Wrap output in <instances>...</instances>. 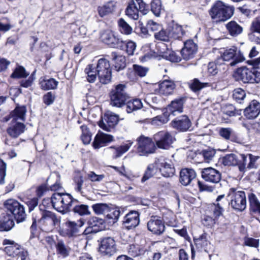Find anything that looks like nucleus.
Masks as SVG:
<instances>
[{
	"instance_id": "nucleus-10",
	"label": "nucleus",
	"mask_w": 260,
	"mask_h": 260,
	"mask_svg": "<svg viewBox=\"0 0 260 260\" xmlns=\"http://www.w3.org/2000/svg\"><path fill=\"white\" fill-rule=\"evenodd\" d=\"M5 208L12 213L17 222L23 221L26 217L24 208L17 201L13 199L7 200L4 204Z\"/></svg>"
},
{
	"instance_id": "nucleus-30",
	"label": "nucleus",
	"mask_w": 260,
	"mask_h": 260,
	"mask_svg": "<svg viewBox=\"0 0 260 260\" xmlns=\"http://www.w3.org/2000/svg\"><path fill=\"white\" fill-rule=\"evenodd\" d=\"M157 85V84H156ZM158 88L156 90L162 95H168L173 93L176 87L174 81L171 80H165L157 84Z\"/></svg>"
},
{
	"instance_id": "nucleus-19",
	"label": "nucleus",
	"mask_w": 260,
	"mask_h": 260,
	"mask_svg": "<svg viewBox=\"0 0 260 260\" xmlns=\"http://www.w3.org/2000/svg\"><path fill=\"white\" fill-rule=\"evenodd\" d=\"M133 144V141L128 140L120 146H110L106 149V151L112 154V157L113 159H116L121 157L124 153L126 152Z\"/></svg>"
},
{
	"instance_id": "nucleus-46",
	"label": "nucleus",
	"mask_w": 260,
	"mask_h": 260,
	"mask_svg": "<svg viewBox=\"0 0 260 260\" xmlns=\"http://www.w3.org/2000/svg\"><path fill=\"white\" fill-rule=\"evenodd\" d=\"M157 171L156 164L155 163L150 164L148 166L146 170L141 179L142 183L151 178Z\"/></svg>"
},
{
	"instance_id": "nucleus-29",
	"label": "nucleus",
	"mask_w": 260,
	"mask_h": 260,
	"mask_svg": "<svg viewBox=\"0 0 260 260\" xmlns=\"http://www.w3.org/2000/svg\"><path fill=\"white\" fill-rule=\"evenodd\" d=\"M26 108L25 106L17 107L12 111L8 117H6V121L11 120L14 122H23L25 120Z\"/></svg>"
},
{
	"instance_id": "nucleus-39",
	"label": "nucleus",
	"mask_w": 260,
	"mask_h": 260,
	"mask_svg": "<svg viewBox=\"0 0 260 260\" xmlns=\"http://www.w3.org/2000/svg\"><path fill=\"white\" fill-rule=\"evenodd\" d=\"M56 253L59 256L67 257L70 254L71 248L67 246L62 241H59L56 245Z\"/></svg>"
},
{
	"instance_id": "nucleus-36",
	"label": "nucleus",
	"mask_w": 260,
	"mask_h": 260,
	"mask_svg": "<svg viewBox=\"0 0 260 260\" xmlns=\"http://www.w3.org/2000/svg\"><path fill=\"white\" fill-rule=\"evenodd\" d=\"M229 34L232 37H237L243 32V27L235 21H231L226 24Z\"/></svg>"
},
{
	"instance_id": "nucleus-44",
	"label": "nucleus",
	"mask_w": 260,
	"mask_h": 260,
	"mask_svg": "<svg viewBox=\"0 0 260 260\" xmlns=\"http://www.w3.org/2000/svg\"><path fill=\"white\" fill-rule=\"evenodd\" d=\"M62 208L63 212L68 211L72 206L74 202L76 201L68 193H62Z\"/></svg>"
},
{
	"instance_id": "nucleus-41",
	"label": "nucleus",
	"mask_w": 260,
	"mask_h": 260,
	"mask_svg": "<svg viewBox=\"0 0 260 260\" xmlns=\"http://www.w3.org/2000/svg\"><path fill=\"white\" fill-rule=\"evenodd\" d=\"M224 198V194H221L217 198L216 203L214 204L213 215L215 218L219 217L222 214L223 211V206L224 205L222 201Z\"/></svg>"
},
{
	"instance_id": "nucleus-23",
	"label": "nucleus",
	"mask_w": 260,
	"mask_h": 260,
	"mask_svg": "<svg viewBox=\"0 0 260 260\" xmlns=\"http://www.w3.org/2000/svg\"><path fill=\"white\" fill-rule=\"evenodd\" d=\"M197 50V45L192 40H188L184 43V47L182 49L181 53L184 59L189 60L194 57Z\"/></svg>"
},
{
	"instance_id": "nucleus-54",
	"label": "nucleus",
	"mask_w": 260,
	"mask_h": 260,
	"mask_svg": "<svg viewBox=\"0 0 260 260\" xmlns=\"http://www.w3.org/2000/svg\"><path fill=\"white\" fill-rule=\"evenodd\" d=\"M250 30L251 33L249 34L248 36L251 40H252V37L254 36L253 32L260 34V18H256L252 21L250 25Z\"/></svg>"
},
{
	"instance_id": "nucleus-38",
	"label": "nucleus",
	"mask_w": 260,
	"mask_h": 260,
	"mask_svg": "<svg viewBox=\"0 0 260 260\" xmlns=\"http://www.w3.org/2000/svg\"><path fill=\"white\" fill-rule=\"evenodd\" d=\"M113 60L114 61V67L118 71L123 70L126 66V59L124 56L117 54L115 52L112 53Z\"/></svg>"
},
{
	"instance_id": "nucleus-37",
	"label": "nucleus",
	"mask_w": 260,
	"mask_h": 260,
	"mask_svg": "<svg viewBox=\"0 0 260 260\" xmlns=\"http://www.w3.org/2000/svg\"><path fill=\"white\" fill-rule=\"evenodd\" d=\"M115 8V3L110 1L103 6H99L97 11L101 17H103L114 11Z\"/></svg>"
},
{
	"instance_id": "nucleus-43",
	"label": "nucleus",
	"mask_w": 260,
	"mask_h": 260,
	"mask_svg": "<svg viewBox=\"0 0 260 260\" xmlns=\"http://www.w3.org/2000/svg\"><path fill=\"white\" fill-rule=\"evenodd\" d=\"M142 106V103L140 100L135 99L126 103V111L127 113H130L134 111L140 109Z\"/></svg>"
},
{
	"instance_id": "nucleus-25",
	"label": "nucleus",
	"mask_w": 260,
	"mask_h": 260,
	"mask_svg": "<svg viewBox=\"0 0 260 260\" xmlns=\"http://www.w3.org/2000/svg\"><path fill=\"white\" fill-rule=\"evenodd\" d=\"M202 176L205 181L214 183L219 182L221 179L220 173L211 167L203 169Z\"/></svg>"
},
{
	"instance_id": "nucleus-63",
	"label": "nucleus",
	"mask_w": 260,
	"mask_h": 260,
	"mask_svg": "<svg viewBox=\"0 0 260 260\" xmlns=\"http://www.w3.org/2000/svg\"><path fill=\"white\" fill-rule=\"evenodd\" d=\"M55 99V94L52 92H48L43 96L44 103L46 105H50L54 102Z\"/></svg>"
},
{
	"instance_id": "nucleus-45",
	"label": "nucleus",
	"mask_w": 260,
	"mask_h": 260,
	"mask_svg": "<svg viewBox=\"0 0 260 260\" xmlns=\"http://www.w3.org/2000/svg\"><path fill=\"white\" fill-rule=\"evenodd\" d=\"M117 23L119 30L121 34L128 35L132 32V27L123 18H120Z\"/></svg>"
},
{
	"instance_id": "nucleus-62",
	"label": "nucleus",
	"mask_w": 260,
	"mask_h": 260,
	"mask_svg": "<svg viewBox=\"0 0 260 260\" xmlns=\"http://www.w3.org/2000/svg\"><path fill=\"white\" fill-rule=\"evenodd\" d=\"M84 180L83 177L81 175L77 176L74 178L75 189L76 191L82 193V186L83 185Z\"/></svg>"
},
{
	"instance_id": "nucleus-12",
	"label": "nucleus",
	"mask_w": 260,
	"mask_h": 260,
	"mask_svg": "<svg viewBox=\"0 0 260 260\" xmlns=\"http://www.w3.org/2000/svg\"><path fill=\"white\" fill-rule=\"evenodd\" d=\"M100 38L104 43L110 47L121 49L123 47L124 42L110 29L102 30L101 32Z\"/></svg>"
},
{
	"instance_id": "nucleus-32",
	"label": "nucleus",
	"mask_w": 260,
	"mask_h": 260,
	"mask_svg": "<svg viewBox=\"0 0 260 260\" xmlns=\"http://www.w3.org/2000/svg\"><path fill=\"white\" fill-rule=\"evenodd\" d=\"M196 249L199 251H205L208 252L211 249V243L208 240L206 234L201 235L198 238L194 239Z\"/></svg>"
},
{
	"instance_id": "nucleus-15",
	"label": "nucleus",
	"mask_w": 260,
	"mask_h": 260,
	"mask_svg": "<svg viewBox=\"0 0 260 260\" xmlns=\"http://www.w3.org/2000/svg\"><path fill=\"white\" fill-rule=\"evenodd\" d=\"M99 251L105 256H111L117 251L116 242L111 237L104 238L101 242Z\"/></svg>"
},
{
	"instance_id": "nucleus-33",
	"label": "nucleus",
	"mask_w": 260,
	"mask_h": 260,
	"mask_svg": "<svg viewBox=\"0 0 260 260\" xmlns=\"http://www.w3.org/2000/svg\"><path fill=\"white\" fill-rule=\"evenodd\" d=\"M58 82L55 79L52 78H47L43 76L39 79L40 88L44 90L55 89L58 86Z\"/></svg>"
},
{
	"instance_id": "nucleus-40",
	"label": "nucleus",
	"mask_w": 260,
	"mask_h": 260,
	"mask_svg": "<svg viewBox=\"0 0 260 260\" xmlns=\"http://www.w3.org/2000/svg\"><path fill=\"white\" fill-rule=\"evenodd\" d=\"M62 193H54L51 197V202L53 207L57 211L63 212L62 208Z\"/></svg>"
},
{
	"instance_id": "nucleus-35",
	"label": "nucleus",
	"mask_w": 260,
	"mask_h": 260,
	"mask_svg": "<svg viewBox=\"0 0 260 260\" xmlns=\"http://www.w3.org/2000/svg\"><path fill=\"white\" fill-rule=\"evenodd\" d=\"M4 244L9 245L5 248V252L7 254L11 256H15L20 253V246L14 244L13 241L9 240H5Z\"/></svg>"
},
{
	"instance_id": "nucleus-2",
	"label": "nucleus",
	"mask_w": 260,
	"mask_h": 260,
	"mask_svg": "<svg viewBox=\"0 0 260 260\" xmlns=\"http://www.w3.org/2000/svg\"><path fill=\"white\" fill-rule=\"evenodd\" d=\"M234 76L237 80L245 83L260 82V72L255 68L249 69L246 67L239 68L234 72Z\"/></svg>"
},
{
	"instance_id": "nucleus-58",
	"label": "nucleus",
	"mask_w": 260,
	"mask_h": 260,
	"mask_svg": "<svg viewBox=\"0 0 260 260\" xmlns=\"http://www.w3.org/2000/svg\"><path fill=\"white\" fill-rule=\"evenodd\" d=\"M245 96L246 92L242 88H237L233 91V99L239 103H241V101H243Z\"/></svg>"
},
{
	"instance_id": "nucleus-53",
	"label": "nucleus",
	"mask_w": 260,
	"mask_h": 260,
	"mask_svg": "<svg viewBox=\"0 0 260 260\" xmlns=\"http://www.w3.org/2000/svg\"><path fill=\"white\" fill-rule=\"evenodd\" d=\"M29 75V73L27 72L22 66H18L16 68L13 73L11 75L13 78H25Z\"/></svg>"
},
{
	"instance_id": "nucleus-59",
	"label": "nucleus",
	"mask_w": 260,
	"mask_h": 260,
	"mask_svg": "<svg viewBox=\"0 0 260 260\" xmlns=\"http://www.w3.org/2000/svg\"><path fill=\"white\" fill-rule=\"evenodd\" d=\"M233 134V131L230 127H222L219 130V135L225 140H229Z\"/></svg>"
},
{
	"instance_id": "nucleus-61",
	"label": "nucleus",
	"mask_w": 260,
	"mask_h": 260,
	"mask_svg": "<svg viewBox=\"0 0 260 260\" xmlns=\"http://www.w3.org/2000/svg\"><path fill=\"white\" fill-rule=\"evenodd\" d=\"M88 178L93 182H101L102 181L105 177V175L101 174L98 175L96 174L94 172L90 171L88 172L87 174Z\"/></svg>"
},
{
	"instance_id": "nucleus-21",
	"label": "nucleus",
	"mask_w": 260,
	"mask_h": 260,
	"mask_svg": "<svg viewBox=\"0 0 260 260\" xmlns=\"http://www.w3.org/2000/svg\"><path fill=\"white\" fill-rule=\"evenodd\" d=\"M123 225L127 230L137 226L140 222L139 214L136 211H132L126 214L122 221Z\"/></svg>"
},
{
	"instance_id": "nucleus-17",
	"label": "nucleus",
	"mask_w": 260,
	"mask_h": 260,
	"mask_svg": "<svg viewBox=\"0 0 260 260\" xmlns=\"http://www.w3.org/2000/svg\"><path fill=\"white\" fill-rule=\"evenodd\" d=\"M84 223L81 219L78 220L77 222L68 220L64 223L62 229L60 230V234L64 237L74 236L77 233L79 228L81 227Z\"/></svg>"
},
{
	"instance_id": "nucleus-28",
	"label": "nucleus",
	"mask_w": 260,
	"mask_h": 260,
	"mask_svg": "<svg viewBox=\"0 0 260 260\" xmlns=\"http://www.w3.org/2000/svg\"><path fill=\"white\" fill-rule=\"evenodd\" d=\"M260 113V103L256 100L250 102L248 106L244 109V115L249 119L256 118Z\"/></svg>"
},
{
	"instance_id": "nucleus-7",
	"label": "nucleus",
	"mask_w": 260,
	"mask_h": 260,
	"mask_svg": "<svg viewBox=\"0 0 260 260\" xmlns=\"http://www.w3.org/2000/svg\"><path fill=\"white\" fill-rule=\"evenodd\" d=\"M95 68L100 82L104 84L109 83L112 78L111 68L109 60L104 58L99 59Z\"/></svg>"
},
{
	"instance_id": "nucleus-14",
	"label": "nucleus",
	"mask_w": 260,
	"mask_h": 260,
	"mask_svg": "<svg viewBox=\"0 0 260 260\" xmlns=\"http://www.w3.org/2000/svg\"><path fill=\"white\" fill-rule=\"evenodd\" d=\"M157 146L160 149H169L176 140L173 135L167 131H160L154 136Z\"/></svg>"
},
{
	"instance_id": "nucleus-3",
	"label": "nucleus",
	"mask_w": 260,
	"mask_h": 260,
	"mask_svg": "<svg viewBox=\"0 0 260 260\" xmlns=\"http://www.w3.org/2000/svg\"><path fill=\"white\" fill-rule=\"evenodd\" d=\"M245 58L240 50L235 47L224 50L221 52L220 56L217 58V62L223 63L224 61L230 62L231 66H235L242 62Z\"/></svg>"
},
{
	"instance_id": "nucleus-55",
	"label": "nucleus",
	"mask_w": 260,
	"mask_h": 260,
	"mask_svg": "<svg viewBox=\"0 0 260 260\" xmlns=\"http://www.w3.org/2000/svg\"><path fill=\"white\" fill-rule=\"evenodd\" d=\"M161 9V3L160 0H153L151 2V10L156 16H159Z\"/></svg>"
},
{
	"instance_id": "nucleus-64",
	"label": "nucleus",
	"mask_w": 260,
	"mask_h": 260,
	"mask_svg": "<svg viewBox=\"0 0 260 260\" xmlns=\"http://www.w3.org/2000/svg\"><path fill=\"white\" fill-rule=\"evenodd\" d=\"M202 154L205 160H211L215 154V151L212 149L208 148L202 151Z\"/></svg>"
},
{
	"instance_id": "nucleus-42",
	"label": "nucleus",
	"mask_w": 260,
	"mask_h": 260,
	"mask_svg": "<svg viewBox=\"0 0 260 260\" xmlns=\"http://www.w3.org/2000/svg\"><path fill=\"white\" fill-rule=\"evenodd\" d=\"M250 204V210L251 212L260 214V202L253 193H250L248 196Z\"/></svg>"
},
{
	"instance_id": "nucleus-31",
	"label": "nucleus",
	"mask_w": 260,
	"mask_h": 260,
	"mask_svg": "<svg viewBox=\"0 0 260 260\" xmlns=\"http://www.w3.org/2000/svg\"><path fill=\"white\" fill-rule=\"evenodd\" d=\"M196 177L195 171L191 169L184 168L180 172V182L184 186L190 184Z\"/></svg>"
},
{
	"instance_id": "nucleus-27",
	"label": "nucleus",
	"mask_w": 260,
	"mask_h": 260,
	"mask_svg": "<svg viewBox=\"0 0 260 260\" xmlns=\"http://www.w3.org/2000/svg\"><path fill=\"white\" fill-rule=\"evenodd\" d=\"M113 141V136L99 132L94 138L92 146L94 149H99Z\"/></svg>"
},
{
	"instance_id": "nucleus-4",
	"label": "nucleus",
	"mask_w": 260,
	"mask_h": 260,
	"mask_svg": "<svg viewBox=\"0 0 260 260\" xmlns=\"http://www.w3.org/2000/svg\"><path fill=\"white\" fill-rule=\"evenodd\" d=\"M229 205L234 209L243 211L246 207V195L244 191L231 188L227 196Z\"/></svg>"
},
{
	"instance_id": "nucleus-48",
	"label": "nucleus",
	"mask_w": 260,
	"mask_h": 260,
	"mask_svg": "<svg viewBox=\"0 0 260 260\" xmlns=\"http://www.w3.org/2000/svg\"><path fill=\"white\" fill-rule=\"evenodd\" d=\"M210 86V84L209 83L202 82L197 78L194 79L189 85L190 89L194 92L198 91L203 88Z\"/></svg>"
},
{
	"instance_id": "nucleus-50",
	"label": "nucleus",
	"mask_w": 260,
	"mask_h": 260,
	"mask_svg": "<svg viewBox=\"0 0 260 260\" xmlns=\"http://www.w3.org/2000/svg\"><path fill=\"white\" fill-rule=\"evenodd\" d=\"M104 220L99 218L97 217H92L90 218L88 223L91 228H98L95 229L94 230L101 231L104 228Z\"/></svg>"
},
{
	"instance_id": "nucleus-20",
	"label": "nucleus",
	"mask_w": 260,
	"mask_h": 260,
	"mask_svg": "<svg viewBox=\"0 0 260 260\" xmlns=\"http://www.w3.org/2000/svg\"><path fill=\"white\" fill-rule=\"evenodd\" d=\"M155 164H156V168H159V171L164 177H172L175 174V169L171 160L168 159L158 160L155 162Z\"/></svg>"
},
{
	"instance_id": "nucleus-51",
	"label": "nucleus",
	"mask_w": 260,
	"mask_h": 260,
	"mask_svg": "<svg viewBox=\"0 0 260 260\" xmlns=\"http://www.w3.org/2000/svg\"><path fill=\"white\" fill-rule=\"evenodd\" d=\"M92 208L94 212L98 215L103 214L109 212L110 208L108 205L104 203L93 204Z\"/></svg>"
},
{
	"instance_id": "nucleus-11",
	"label": "nucleus",
	"mask_w": 260,
	"mask_h": 260,
	"mask_svg": "<svg viewBox=\"0 0 260 260\" xmlns=\"http://www.w3.org/2000/svg\"><path fill=\"white\" fill-rule=\"evenodd\" d=\"M58 222L55 214L50 211H44L42 213V217L39 220L40 229L46 232L51 231Z\"/></svg>"
},
{
	"instance_id": "nucleus-5",
	"label": "nucleus",
	"mask_w": 260,
	"mask_h": 260,
	"mask_svg": "<svg viewBox=\"0 0 260 260\" xmlns=\"http://www.w3.org/2000/svg\"><path fill=\"white\" fill-rule=\"evenodd\" d=\"M126 86L123 84L116 85L110 93V105L113 107L121 108L125 104L128 99L126 92Z\"/></svg>"
},
{
	"instance_id": "nucleus-22",
	"label": "nucleus",
	"mask_w": 260,
	"mask_h": 260,
	"mask_svg": "<svg viewBox=\"0 0 260 260\" xmlns=\"http://www.w3.org/2000/svg\"><path fill=\"white\" fill-rule=\"evenodd\" d=\"M26 129L25 125L22 122H14L11 121L7 133L13 139H17L23 134Z\"/></svg>"
},
{
	"instance_id": "nucleus-8",
	"label": "nucleus",
	"mask_w": 260,
	"mask_h": 260,
	"mask_svg": "<svg viewBox=\"0 0 260 260\" xmlns=\"http://www.w3.org/2000/svg\"><path fill=\"white\" fill-rule=\"evenodd\" d=\"M155 146L152 139L141 135L137 139V152L140 156H146L154 152Z\"/></svg>"
},
{
	"instance_id": "nucleus-9",
	"label": "nucleus",
	"mask_w": 260,
	"mask_h": 260,
	"mask_svg": "<svg viewBox=\"0 0 260 260\" xmlns=\"http://www.w3.org/2000/svg\"><path fill=\"white\" fill-rule=\"evenodd\" d=\"M137 6L140 7L143 15H146L149 12V7L143 0H132L129 2L125 10L126 15L132 19L138 20L139 18V13L137 9Z\"/></svg>"
},
{
	"instance_id": "nucleus-49",
	"label": "nucleus",
	"mask_w": 260,
	"mask_h": 260,
	"mask_svg": "<svg viewBox=\"0 0 260 260\" xmlns=\"http://www.w3.org/2000/svg\"><path fill=\"white\" fill-rule=\"evenodd\" d=\"M154 36L155 39L164 42H168L171 39L168 28L164 29L162 27L157 32H154Z\"/></svg>"
},
{
	"instance_id": "nucleus-60",
	"label": "nucleus",
	"mask_w": 260,
	"mask_h": 260,
	"mask_svg": "<svg viewBox=\"0 0 260 260\" xmlns=\"http://www.w3.org/2000/svg\"><path fill=\"white\" fill-rule=\"evenodd\" d=\"M74 212L79 214L80 215H88L90 211L88 210V206L85 205H76L74 208Z\"/></svg>"
},
{
	"instance_id": "nucleus-16",
	"label": "nucleus",
	"mask_w": 260,
	"mask_h": 260,
	"mask_svg": "<svg viewBox=\"0 0 260 260\" xmlns=\"http://www.w3.org/2000/svg\"><path fill=\"white\" fill-rule=\"evenodd\" d=\"M118 119V115L108 112L104 115V118L99 122V125L105 131L111 132L117 124Z\"/></svg>"
},
{
	"instance_id": "nucleus-18",
	"label": "nucleus",
	"mask_w": 260,
	"mask_h": 260,
	"mask_svg": "<svg viewBox=\"0 0 260 260\" xmlns=\"http://www.w3.org/2000/svg\"><path fill=\"white\" fill-rule=\"evenodd\" d=\"M158 54L160 56L173 62H178L181 60L180 57L173 51L169 49L164 43L157 45Z\"/></svg>"
},
{
	"instance_id": "nucleus-26",
	"label": "nucleus",
	"mask_w": 260,
	"mask_h": 260,
	"mask_svg": "<svg viewBox=\"0 0 260 260\" xmlns=\"http://www.w3.org/2000/svg\"><path fill=\"white\" fill-rule=\"evenodd\" d=\"M172 126L181 132L187 131L191 126V122L186 115L176 118L171 122Z\"/></svg>"
},
{
	"instance_id": "nucleus-13",
	"label": "nucleus",
	"mask_w": 260,
	"mask_h": 260,
	"mask_svg": "<svg viewBox=\"0 0 260 260\" xmlns=\"http://www.w3.org/2000/svg\"><path fill=\"white\" fill-rule=\"evenodd\" d=\"M247 156L244 154L236 155L231 153L222 158V163L224 166H239V170L244 172L246 168Z\"/></svg>"
},
{
	"instance_id": "nucleus-57",
	"label": "nucleus",
	"mask_w": 260,
	"mask_h": 260,
	"mask_svg": "<svg viewBox=\"0 0 260 260\" xmlns=\"http://www.w3.org/2000/svg\"><path fill=\"white\" fill-rule=\"evenodd\" d=\"M247 161L246 166L247 165V167L249 169L255 168L257 167V160L259 158L258 156H254L251 154H248L246 155Z\"/></svg>"
},
{
	"instance_id": "nucleus-34",
	"label": "nucleus",
	"mask_w": 260,
	"mask_h": 260,
	"mask_svg": "<svg viewBox=\"0 0 260 260\" xmlns=\"http://www.w3.org/2000/svg\"><path fill=\"white\" fill-rule=\"evenodd\" d=\"M168 30L171 39H179L185 33L182 26L174 22L169 25Z\"/></svg>"
},
{
	"instance_id": "nucleus-6",
	"label": "nucleus",
	"mask_w": 260,
	"mask_h": 260,
	"mask_svg": "<svg viewBox=\"0 0 260 260\" xmlns=\"http://www.w3.org/2000/svg\"><path fill=\"white\" fill-rule=\"evenodd\" d=\"M183 104L184 99L183 98L173 101L164 112L163 116H157L155 118V119L163 123H167L169 121V117L171 115L175 116L183 112Z\"/></svg>"
},
{
	"instance_id": "nucleus-52",
	"label": "nucleus",
	"mask_w": 260,
	"mask_h": 260,
	"mask_svg": "<svg viewBox=\"0 0 260 260\" xmlns=\"http://www.w3.org/2000/svg\"><path fill=\"white\" fill-rule=\"evenodd\" d=\"M82 134L81 139L84 144H88L91 140V134L89 128L86 125H83L81 126Z\"/></svg>"
},
{
	"instance_id": "nucleus-24",
	"label": "nucleus",
	"mask_w": 260,
	"mask_h": 260,
	"mask_svg": "<svg viewBox=\"0 0 260 260\" xmlns=\"http://www.w3.org/2000/svg\"><path fill=\"white\" fill-rule=\"evenodd\" d=\"M147 228L153 234L160 235L164 232L165 226L161 219L156 216H152L147 222Z\"/></svg>"
},
{
	"instance_id": "nucleus-56",
	"label": "nucleus",
	"mask_w": 260,
	"mask_h": 260,
	"mask_svg": "<svg viewBox=\"0 0 260 260\" xmlns=\"http://www.w3.org/2000/svg\"><path fill=\"white\" fill-rule=\"evenodd\" d=\"M14 221L9 218L5 219L0 223V231H8L14 226Z\"/></svg>"
},
{
	"instance_id": "nucleus-47",
	"label": "nucleus",
	"mask_w": 260,
	"mask_h": 260,
	"mask_svg": "<svg viewBox=\"0 0 260 260\" xmlns=\"http://www.w3.org/2000/svg\"><path fill=\"white\" fill-rule=\"evenodd\" d=\"M85 73L87 74V80L88 82L92 83L96 79L97 72L96 68L92 64H88L85 69Z\"/></svg>"
},
{
	"instance_id": "nucleus-1",
	"label": "nucleus",
	"mask_w": 260,
	"mask_h": 260,
	"mask_svg": "<svg viewBox=\"0 0 260 260\" xmlns=\"http://www.w3.org/2000/svg\"><path fill=\"white\" fill-rule=\"evenodd\" d=\"M234 8L221 1L215 3L209 11L211 19L215 22L225 21L234 14Z\"/></svg>"
}]
</instances>
